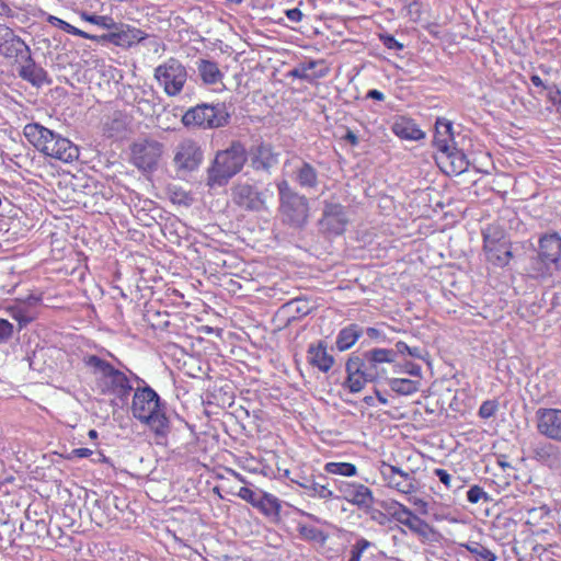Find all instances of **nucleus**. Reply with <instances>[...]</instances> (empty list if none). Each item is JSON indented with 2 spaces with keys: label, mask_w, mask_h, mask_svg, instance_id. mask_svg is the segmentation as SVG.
<instances>
[{
  "label": "nucleus",
  "mask_w": 561,
  "mask_h": 561,
  "mask_svg": "<svg viewBox=\"0 0 561 561\" xmlns=\"http://www.w3.org/2000/svg\"><path fill=\"white\" fill-rule=\"evenodd\" d=\"M85 363L91 368L99 391L113 397V405H124L134 389L127 375L95 355L89 356Z\"/></svg>",
  "instance_id": "f257e3e1"
},
{
  "label": "nucleus",
  "mask_w": 561,
  "mask_h": 561,
  "mask_svg": "<svg viewBox=\"0 0 561 561\" xmlns=\"http://www.w3.org/2000/svg\"><path fill=\"white\" fill-rule=\"evenodd\" d=\"M23 134L28 142L47 157L66 163L79 157V148L75 144L38 123L26 124Z\"/></svg>",
  "instance_id": "f03ea898"
},
{
  "label": "nucleus",
  "mask_w": 561,
  "mask_h": 561,
  "mask_svg": "<svg viewBox=\"0 0 561 561\" xmlns=\"http://www.w3.org/2000/svg\"><path fill=\"white\" fill-rule=\"evenodd\" d=\"M131 413L134 417L147 424L157 435H164L169 428V421L161 408L160 398L148 386L135 390Z\"/></svg>",
  "instance_id": "7ed1b4c3"
},
{
  "label": "nucleus",
  "mask_w": 561,
  "mask_h": 561,
  "mask_svg": "<svg viewBox=\"0 0 561 561\" xmlns=\"http://www.w3.org/2000/svg\"><path fill=\"white\" fill-rule=\"evenodd\" d=\"M247 162V150L240 141H233L225 149L219 150L211 165L207 170V185L224 186L238 174Z\"/></svg>",
  "instance_id": "20e7f679"
},
{
  "label": "nucleus",
  "mask_w": 561,
  "mask_h": 561,
  "mask_svg": "<svg viewBox=\"0 0 561 561\" xmlns=\"http://www.w3.org/2000/svg\"><path fill=\"white\" fill-rule=\"evenodd\" d=\"M276 187L279 195L278 210L282 221L295 228L305 226L309 214L307 197L290 187L287 180L278 181Z\"/></svg>",
  "instance_id": "39448f33"
},
{
  "label": "nucleus",
  "mask_w": 561,
  "mask_h": 561,
  "mask_svg": "<svg viewBox=\"0 0 561 561\" xmlns=\"http://www.w3.org/2000/svg\"><path fill=\"white\" fill-rule=\"evenodd\" d=\"M549 265L561 268V237L557 232L547 233L539 239L538 257L531 263L530 275L545 278L551 275Z\"/></svg>",
  "instance_id": "423d86ee"
},
{
  "label": "nucleus",
  "mask_w": 561,
  "mask_h": 561,
  "mask_svg": "<svg viewBox=\"0 0 561 561\" xmlns=\"http://www.w3.org/2000/svg\"><path fill=\"white\" fill-rule=\"evenodd\" d=\"M230 115L224 103H202L188 108L182 116L186 127L218 128L229 123Z\"/></svg>",
  "instance_id": "0eeeda50"
},
{
  "label": "nucleus",
  "mask_w": 561,
  "mask_h": 561,
  "mask_svg": "<svg viewBox=\"0 0 561 561\" xmlns=\"http://www.w3.org/2000/svg\"><path fill=\"white\" fill-rule=\"evenodd\" d=\"M186 67L176 58L170 57L154 68L153 78L168 96H178L187 81Z\"/></svg>",
  "instance_id": "6e6552de"
},
{
  "label": "nucleus",
  "mask_w": 561,
  "mask_h": 561,
  "mask_svg": "<svg viewBox=\"0 0 561 561\" xmlns=\"http://www.w3.org/2000/svg\"><path fill=\"white\" fill-rule=\"evenodd\" d=\"M483 251L486 260L496 266H506L513 254L505 231L497 225H488L482 230Z\"/></svg>",
  "instance_id": "1a4fd4ad"
},
{
  "label": "nucleus",
  "mask_w": 561,
  "mask_h": 561,
  "mask_svg": "<svg viewBox=\"0 0 561 561\" xmlns=\"http://www.w3.org/2000/svg\"><path fill=\"white\" fill-rule=\"evenodd\" d=\"M42 301V293H31L25 298H16L13 304L5 307V311L18 322L21 330L37 318V307Z\"/></svg>",
  "instance_id": "9d476101"
},
{
  "label": "nucleus",
  "mask_w": 561,
  "mask_h": 561,
  "mask_svg": "<svg viewBox=\"0 0 561 561\" xmlns=\"http://www.w3.org/2000/svg\"><path fill=\"white\" fill-rule=\"evenodd\" d=\"M163 151V145L153 139L135 142L131 147V162L141 171H152L157 168Z\"/></svg>",
  "instance_id": "9b49d317"
},
{
  "label": "nucleus",
  "mask_w": 561,
  "mask_h": 561,
  "mask_svg": "<svg viewBox=\"0 0 561 561\" xmlns=\"http://www.w3.org/2000/svg\"><path fill=\"white\" fill-rule=\"evenodd\" d=\"M232 201L239 207L249 211H261L266 208L267 197L272 196V193L266 188V195L264 192H260L255 186L249 183H238L231 190Z\"/></svg>",
  "instance_id": "f8f14e48"
},
{
  "label": "nucleus",
  "mask_w": 561,
  "mask_h": 561,
  "mask_svg": "<svg viewBox=\"0 0 561 561\" xmlns=\"http://www.w3.org/2000/svg\"><path fill=\"white\" fill-rule=\"evenodd\" d=\"M380 474L389 489L396 490L401 494L411 495L419 489L413 473L403 471L397 466L382 462L380 466Z\"/></svg>",
  "instance_id": "ddd939ff"
},
{
  "label": "nucleus",
  "mask_w": 561,
  "mask_h": 561,
  "mask_svg": "<svg viewBox=\"0 0 561 561\" xmlns=\"http://www.w3.org/2000/svg\"><path fill=\"white\" fill-rule=\"evenodd\" d=\"M203 159V150L193 139L180 141L174 149L173 162L179 171H195L201 165Z\"/></svg>",
  "instance_id": "4468645a"
},
{
  "label": "nucleus",
  "mask_w": 561,
  "mask_h": 561,
  "mask_svg": "<svg viewBox=\"0 0 561 561\" xmlns=\"http://www.w3.org/2000/svg\"><path fill=\"white\" fill-rule=\"evenodd\" d=\"M386 512L399 524L405 526L412 533L425 536L428 533V524L415 515L409 507L398 501H391L385 505Z\"/></svg>",
  "instance_id": "2eb2a0df"
},
{
  "label": "nucleus",
  "mask_w": 561,
  "mask_h": 561,
  "mask_svg": "<svg viewBox=\"0 0 561 561\" xmlns=\"http://www.w3.org/2000/svg\"><path fill=\"white\" fill-rule=\"evenodd\" d=\"M113 32L98 36L96 42H107L122 48H130L139 43L146 41L149 35L140 28L116 23V27L112 28Z\"/></svg>",
  "instance_id": "dca6fc26"
},
{
  "label": "nucleus",
  "mask_w": 561,
  "mask_h": 561,
  "mask_svg": "<svg viewBox=\"0 0 561 561\" xmlns=\"http://www.w3.org/2000/svg\"><path fill=\"white\" fill-rule=\"evenodd\" d=\"M348 218L345 207L336 203H325L319 220L320 230L328 234L339 236L345 231Z\"/></svg>",
  "instance_id": "f3484780"
},
{
  "label": "nucleus",
  "mask_w": 561,
  "mask_h": 561,
  "mask_svg": "<svg viewBox=\"0 0 561 561\" xmlns=\"http://www.w3.org/2000/svg\"><path fill=\"white\" fill-rule=\"evenodd\" d=\"M536 427L540 435L561 443V409H538L536 412Z\"/></svg>",
  "instance_id": "a211bd4d"
},
{
  "label": "nucleus",
  "mask_w": 561,
  "mask_h": 561,
  "mask_svg": "<svg viewBox=\"0 0 561 561\" xmlns=\"http://www.w3.org/2000/svg\"><path fill=\"white\" fill-rule=\"evenodd\" d=\"M31 49L12 28L0 24V55L7 59L22 60Z\"/></svg>",
  "instance_id": "6ab92c4d"
},
{
  "label": "nucleus",
  "mask_w": 561,
  "mask_h": 561,
  "mask_svg": "<svg viewBox=\"0 0 561 561\" xmlns=\"http://www.w3.org/2000/svg\"><path fill=\"white\" fill-rule=\"evenodd\" d=\"M335 488L343 500L360 508H368L374 503L371 490L362 483L336 480Z\"/></svg>",
  "instance_id": "aec40b11"
},
{
  "label": "nucleus",
  "mask_w": 561,
  "mask_h": 561,
  "mask_svg": "<svg viewBox=\"0 0 561 561\" xmlns=\"http://www.w3.org/2000/svg\"><path fill=\"white\" fill-rule=\"evenodd\" d=\"M347 379L345 386L351 392H359L371 380L375 373L359 358L352 357L346 363Z\"/></svg>",
  "instance_id": "412c9836"
},
{
  "label": "nucleus",
  "mask_w": 561,
  "mask_h": 561,
  "mask_svg": "<svg viewBox=\"0 0 561 561\" xmlns=\"http://www.w3.org/2000/svg\"><path fill=\"white\" fill-rule=\"evenodd\" d=\"M291 163L294 164L291 172L293 181L304 190H316L319 185V172L317 168L300 158L290 162L288 161L285 165Z\"/></svg>",
  "instance_id": "4be33fe9"
},
{
  "label": "nucleus",
  "mask_w": 561,
  "mask_h": 561,
  "mask_svg": "<svg viewBox=\"0 0 561 561\" xmlns=\"http://www.w3.org/2000/svg\"><path fill=\"white\" fill-rule=\"evenodd\" d=\"M437 163L447 174H461L467 171L469 161L462 150L453 146L447 152H442L436 157Z\"/></svg>",
  "instance_id": "5701e85b"
},
{
  "label": "nucleus",
  "mask_w": 561,
  "mask_h": 561,
  "mask_svg": "<svg viewBox=\"0 0 561 561\" xmlns=\"http://www.w3.org/2000/svg\"><path fill=\"white\" fill-rule=\"evenodd\" d=\"M22 60H24V64L21 65L18 70L20 78L37 88L45 84H51V79L48 77L47 71L43 67L36 65L31 54Z\"/></svg>",
  "instance_id": "b1692460"
},
{
  "label": "nucleus",
  "mask_w": 561,
  "mask_h": 561,
  "mask_svg": "<svg viewBox=\"0 0 561 561\" xmlns=\"http://www.w3.org/2000/svg\"><path fill=\"white\" fill-rule=\"evenodd\" d=\"M250 163L255 171L268 172L277 163V154L266 144H260L251 148Z\"/></svg>",
  "instance_id": "393cba45"
},
{
  "label": "nucleus",
  "mask_w": 561,
  "mask_h": 561,
  "mask_svg": "<svg viewBox=\"0 0 561 561\" xmlns=\"http://www.w3.org/2000/svg\"><path fill=\"white\" fill-rule=\"evenodd\" d=\"M391 131L404 140L417 141L425 138V133L420 129L414 119L407 116H398L391 125Z\"/></svg>",
  "instance_id": "a878e982"
},
{
  "label": "nucleus",
  "mask_w": 561,
  "mask_h": 561,
  "mask_svg": "<svg viewBox=\"0 0 561 561\" xmlns=\"http://www.w3.org/2000/svg\"><path fill=\"white\" fill-rule=\"evenodd\" d=\"M433 144L437 149V154L447 152L449 148L455 146L451 122L445 118H437Z\"/></svg>",
  "instance_id": "bb28decb"
},
{
  "label": "nucleus",
  "mask_w": 561,
  "mask_h": 561,
  "mask_svg": "<svg viewBox=\"0 0 561 561\" xmlns=\"http://www.w3.org/2000/svg\"><path fill=\"white\" fill-rule=\"evenodd\" d=\"M196 67L198 75L205 84H216L224 78V73L220 71L216 61L199 59L196 61Z\"/></svg>",
  "instance_id": "cd10ccee"
},
{
  "label": "nucleus",
  "mask_w": 561,
  "mask_h": 561,
  "mask_svg": "<svg viewBox=\"0 0 561 561\" xmlns=\"http://www.w3.org/2000/svg\"><path fill=\"white\" fill-rule=\"evenodd\" d=\"M291 481L302 488L306 491V494L309 496L322 500L334 497L333 491H331L327 485L314 481L313 479L301 478L299 480L291 479Z\"/></svg>",
  "instance_id": "c85d7f7f"
},
{
  "label": "nucleus",
  "mask_w": 561,
  "mask_h": 561,
  "mask_svg": "<svg viewBox=\"0 0 561 561\" xmlns=\"http://www.w3.org/2000/svg\"><path fill=\"white\" fill-rule=\"evenodd\" d=\"M364 335L363 328L358 324H350L343 328L336 337L339 351H346L352 347Z\"/></svg>",
  "instance_id": "c756f323"
},
{
  "label": "nucleus",
  "mask_w": 561,
  "mask_h": 561,
  "mask_svg": "<svg viewBox=\"0 0 561 561\" xmlns=\"http://www.w3.org/2000/svg\"><path fill=\"white\" fill-rule=\"evenodd\" d=\"M536 459L542 462L543 465L553 468L556 467L561 457L560 448L551 443H546L538 446L535 449Z\"/></svg>",
  "instance_id": "7c9ffc66"
},
{
  "label": "nucleus",
  "mask_w": 561,
  "mask_h": 561,
  "mask_svg": "<svg viewBox=\"0 0 561 561\" xmlns=\"http://www.w3.org/2000/svg\"><path fill=\"white\" fill-rule=\"evenodd\" d=\"M298 65L305 75L317 76L314 77V81L325 78L330 72V68L324 59H308L300 61Z\"/></svg>",
  "instance_id": "2f4dec72"
},
{
  "label": "nucleus",
  "mask_w": 561,
  "mask_h": 561,
  "mask_svg": "<svg viewBox=\"0 0 561 561\" xmlns=\"http://www.w3.org/2000/svg\"><path fill=\"white\" fill-rule=\"evenodd\" d=\"M255 507L266 516H277L282 506L280 501L275 495L261 491Z\"/></svg>",
  "instance_id": "473e14b6"
},
{
  "label": "nucleus",
  "mask_w": 561,
  "mask_h": 561,
  "mask_svg": "<svg viewBox=\"0 0 561 561\" xmlns=\"http://www.w3.org/2000/svg\"><path fill=\"white\" fill-rule=\"evenodd\" d=\"M47 21L51 25L62 30L64 32H66L68 34H71V35H75V36H79V37H82V38H85V39H98L99 38L98 35L89 34V33H87V32H84V31H82V30L71 25L70 23H68V22L57 18V16L49 15L47 18Z\"/></svg>",
  "instance_id": "72a5a7b5"
},
{
  "label": "nucleus",
  "mask_w": 561,
  "mask_h": 561,
  "mask_svg": "<svg viewBox=\"0 0 561 561\" xmlns=\"http://www.w3.org/2000/svg\"><path fill=\"white\" fill-rule=\"evenodd\" d=\"M420 381L407 378H394L390 381V388L394 392L403 396H409L419 390Z\"/></svg>",
  "instance_id": "f704fd0d"
},
{
  "label": "nucleus",
  "mask_w": 561,
  "mask_h": 561,
  "mask_svg": "<svg viewBox=\"0 0 561 561\" xmlns=\"http://www.w3.org/2000/svg\"><path fill=\"white\" fill-rule=\"evenodd\" d=\"M461 548H465L470 553L476 556L477 561H495L496 556L486 547L480 545L479 542H467L460 543Z\"/></svg>",
  "instance_id": "c9c22d12"
},
{
  "label": "nucleus",
  "mask_w": 561,
  "mask_h": 561,
  "mask_svg": "<svg viewBox=\"0 0 561 561\" xmlns=\"http://www.w3.org/2000/svg\"><path fill=\"white\" fill-rule=\"evenodd\" d=\"M308 363L322 373H327L334 364V358L329 353H309Z\"/></svg>",
  "instance_id": "e433bc0d"
},
{
  "label": "nucleus",
  "mask_w": 561,
  "mask_h": 561,
  "mask_svg": "<svg viewBox=\"0 0 561 561\" xmlns=\"http://www.w3.org/2000/svg\"><path fill=\"white\" fill-rule=\"evenodd\" d=\"M324 470L328 473L343 477H354L357 474L356 466L351 462H328L324 466Z\"/></svg>",
  "instance_id": "4c0bfd02"
},
{
  "label": "nucleus",
  "mask_w": 561,
  "mask_h": 561,
  "mask_svg": "<svg viewBox=\"0 0 561 561\" xmlns=\"http://www.w3.org/2000/svg\"><path fill=\"white\" fill-rule=\"evenodd\" d=\"M80 18L85 22L98 25L105 30H112L116 27V22L108 15H96L83 11L80 13Z\"/></svg>",
  "instance_id": "58836bf2"
},
{
  "label": "nucleus",
  "mask_w": 561,
  "mask_h": 561,
  "mask_svg": "<svg viewBox=\"0 0 561 561\" xmlns=\"http://www.w3.org/2000/svg\"><path fill=\"white\" fill-rule=\"evenodd\" d=\"M434 474L448 490L457 491L463 486L459 478H454L445 469L436 468Z\"/></svg>",
  "instance_id": "ea45409f"
},
{
  "label": "nucleus",
  "mask_w": 561,
  "mask_h": 561,
  "mask_svg": "<svg viewBox=\"0 0 561 561\" xmlns=\"http://www.w3.org/2000/svg\"><path fill=\"white\" fill-rule=\"evenodd\" d=\"M284 309L288 313L293 314V317L307 316L311 310L309 304L306 300H301V299H296V300H291V301L287 302L284 306Z\"/></svg>",
  "instance_id": "a19ab883"
},
{
  "label": "nucleus",
  "mask_w": 561,
  "mask_h": 561,
  "mask_svg": "<svg viewBox=\"0 0 561 561\" xmlns=\"http://www.w3.org/2000/svg\"><path fill=\"white\" fill-rule=\"evenodd\" d=\"M299 534L302 538L317 542H324L327 536L319 528L311 525H299Z\"/></svg>",
  "instance_id": "79ce46f5"
},
{
  "label": "nucleus",
  "mask_w": 561,
  "mask_h": 561,
  "mask_svg": "<svg viewBox=\"0 0 561 561\" xmlns=\"http://www.w3.org/2000/svg\"><path fill=\"white\" fill-rule=\"evenodd\" d=\"M371 546V542L365 538H359L351 550V558L348 561H360L363 552Z\"/></svg>",
  "instance_id": "37998d69"
},
{
  "label": "nucleus",
  "mask_w": 561,
  "mask_h": 561,
  "mask_svg": "<svg viewBox=\"0 0 561 561\" xmlns=\"http://www.w3.org/2000/svg\"><path fill=\"white\" fill-rule=\"evenodd\" d=\"M467 500L472 503H479L480 501H488L489 494L479 485H472L467 492Z\"/></svg>",
  "instance_id": "c03bdc74"
},
{
  "label": "nucleus",
  "mask_w": 561,
  "mask_h": 561,
  "mask_svg": "<svg viewBox=\"0 0 561 561\" xmlns=\"http://www.w3.org/2000/svg\"><path fill=\"white\" fill-rule=\"evenodd\" d=\"M364 335L362 339V346H368L370 341H379L381 339V332L376 328H363Z\"/></svg>",
  "instance_id": "a18cd8bd"
},
{
  "label": "nucleus",
  "mask_w": 561,
  "mask_h": 561,
  "mask_svg": "<svg viewBox=\"0 0 561 561\" xmlns=\"http://www.w3.org/2000/svg\"><path fill=\"white\" fill-rule=\"evenodd\" d=\"M237 495L242 499L243 501L250 503L252 506L255 507V503L257 502V500L260 499V492H254L252 491L251 489L247 488V486H242L240 488L239 492L237 493Z\"/></svg>",
  "instance_id": "49530a36"
},
{
  "label": "nucleus",
  "mask_w": 561,
  "mask_h": 561,
  "mask_svg": "<svg viewBox=\"0 0 561 561\" xmlns=\"http://www.w3.org/2000/svg\"><path fill=\"white\" fill-rule=\"evenodd\" d=\"M497 411V403L492 400L484 401L479 408V415L482 419H489Z\"/></svg>",
  "instance_id": "de8ad7c7"
},
{
  "label": "nucleus",
  "mask_w": 561,
  "mask_h": 561,
  "mask_svg": "<svg viewBox=\"0 0 561 561\" xmlns=\"http://www.w3.org/2000/svg\"><path fill=\"white\" fill-rule=\"evenodd\" d=\"M407 14L412 21H417L421 18V4L417 0H411L405 4Z\"/></svg>",
  "instance_id": "09e8293b"
},
{
  "label": "nucleus",
  "mask_w": 561,
  "mask_h": 561,
  "mask_svg": "<svg viewBox=\"0 0 561 561\" xmlns=\"http://www.w3.org/2000/svg\"><path fill=\"white\" fill-rule=\"evenodd\" d=\"M380 41L387 47L388 49H396V50H402L404 48V45L400 42H398L393 35L390 34H383L380 35Z\"/></svg>",
  "instance_id": "8fccbe9b"
},
{
  "label": "nucleus",
  "mask_w": 561,
  "mask_h": 561,
  "mask_svg": "<svg viewBox=\"0 0 561 561\" xmlns=\"http://www.w3.org/2000/svg\"><path fill=\"white\" fill-rule=\"evenodd\" d=\"M13 334V325L5 319H0V342L9 340Z\"/></svg>",
  "instance_id": "3c124183"
},
{
  "label": "nucleus",
  "mask_w": 561,
  "mask_h": 561,
  "mask_svg": "<svg viewBox=\"0 0 561 561\" xmlns=\"http://www.w3.org/2000/svg\"><path fill=\"white\" fill-rule=\"evenodd\" d=\"M287 77L296 78V79H301V80H305V81H308V82H314V77L316 76L305 75L304 71H301L299 65H297L295 68H293L291 70L288 71Z\"/></svg>",
  "instance_id": "603ef678"
},
{
  "label": "nucleus",
  "mask_w": 561,
  "mask_h": 561,
  "mask_svg": "<svg viewBox=\"0 0 561 561\" xmlns=\"http://www.w3.org/2000/svg\"><path fill=\"white\" fill-rule=\"evenodd\" d=\"M287 19L293 23H299L302 20V12L298 8L288 9L285 11Z\"/></svg>",
  "instance_id": "864d4df0"
},
{
  "label": "nucleus",
  "mask_w": 561,
  "mask_h": 561,
  "mask_svg": "<svg viewBox=\"0 0 561 561\" xmlns=\"http://www.w3.org/2000/svg\"><path fill=\"white\" fill-rule=\"evenodd\" d=\"M410 503L413 504L422 514L427 513L428 503L421 497L411 496L409 499Z\"/></svg>",
  "instance_id": "5fc2aeb1"
},
{
  "label": "nucleus",
  "mask_w": 561,
  "mask_h": 561,
  "mask_svg": "<svg viewBox=\"0 0 561 561\" xmlns=\"http://www.w3.org/2000/svg\"><path fill=\"white\" fill-rule=\"evenodd\" d=\"M172 201L174 203H179V204H187L188 201H190V197L187 195L186 192H184L183 190H175L173 193H172Z\"/></svg>",
  "instance_id": "6e6d98bb"
},
{
  "label": "nucleus",
  "mask_w": 561,
  "mask_h": 561,
  "mask_svg": "<svg viewBox=\"0 0 561 561\" xmlns=\"http://www.w3.org/2000/svg\"><path fill=\"white\" fill-rule=\"evenodd\" d=\"M224 390H225V394L224 397L219 400V404L220 405H226V404H229L232 402V391H231V387L229 385H227L226 387H224Z\"/></svg>",
  "instance_id": "4d7b16f0"
},
{
  "label": "nucleus",
  "mask_w": 561,
  "mask_h": 561,
  "mask_svg": "<svg viewBox=\"0 0 561 561\" xmlns=\"http://www.w3.org/2000/svg\"><path fill=\"white\" fill-rule=\"evenodd\" d=\"M92 455V450L89 449V448H76L71 451V458L72 457H77V458H85V457H89Z\"/></svg>",
  "instance_id": "13d9d810"
},
{
  "label": "nucleus",
  "mask_w": 561,
  "mask_h": 561,
  "mask_svg": "<svg viewBox=\"0 0 561 561\" xmlns=\"http://www.w3.org/2000/svg\"><path fill=\"white\" fill-rule=\"evenodd\" d=\"M201 331H202V332H205V333H216V335H217L218 337H220V339H224L222 334H224V333H226V334H227V332H228V331H225L224 329H220V328H216V329H215V328H210V327H208V325H204V327H202V328H201Z\"/></svg>",
  "instance_id": "bf43d9fd"
},
{
  "label": "nucleus",
  "mask_w": 561,
  "mask_h": 561,
  "mask_svg": "<svg viewBox=\"0 0 561 561\" xmlns=\"http://www.w3.org/2000/svg\"><path fill=\"white\" fill-rule=\"evenodd\" d=\"M374 356H373V360L374 362H392L393 358L388 356L390 353H381V352H378V353H373Z\"/></svg>",
  "instance_id": "052dcab7"
},
{
  "label": "nucleus",
  "mask_w": 561,
  "mask_h": 561,
  "mask_svg": "<svg viewBox=\"0 0 561 561\" xmlns=\"http://www.w3.org/2000/svg\"><path fill=\"white\" fill-rule=\"evenodd\" d=\"M366 96L368 99H373V100H376V101H383L385 100V94L381 91L376 90V89L369 90L367 92Z\"/></svg>",
  "instance_id": "680f3d73"
},
{
  "label": "nucleus",
  "mask_w": 561,
  "mask_h": 561,
  "mask_svg": "<svg viewBox=\"0 0 561 561\" xmlns=\"http://www.w3.org/2000/svg\"><path fill=\"white\" fill-rule=\"evenodd\" d=\"M549 99L558 107V102L561 99V90L556 89L549 93Z\"/></svg>",
  "instance_id": "e2e57ef3"
},
{
  "label": "nucleus",
  "mask_w": 561,
  "mask_h": 561,
  "mask_svg": "<svg viewBox=\"0 0 561 561\" xmlns=\"http://www.w3.org/2000/svg\"><path fill=\"white\" fill-rule=\"evenodd\" d=\"M407 370H408L409 374H411L413 376H419L420 373H421V368L417 365H414V364H408L407 365Z\"/></svg>",
  "instance_id": "0e129e2a"
},
{
  "label": "nucleus",
  "mask_w": 561,
  "mask_h": 561,
  "mask_svg": "<svg viewBox=\"0 0 561 561\" xmlns=\"http://www.w3.org/2000/svg\"><path fill=\"white\" fill-rule=\"evenodd\" d=\"M0 14L12 16V10L5 2L0 3Z\"/></svg>",
  "instance_id": "69168bd1"
},
{
  "label": "nucleus",
  "mask_w": 561,
  "mask_h": 561,
  "mask_svg": "<svg viewBox=\"0 0 561 561\" xmlns=\"http://www.w3.org/2000/svg\"><path fill=\"white\" fill-rule=\"evenodd\" d=\"M307 351H327V344L323 341H320L317 346L310 344Z\"/></svg>",
  "instance_id": "338daca9"
},
{
  "label": "nucleus",
  "mask_w": 561,
  "mask_h": 561,
  "mask_svg": "<svg viewBox=\"0 0 561 561\" xmlns=\"http://www.w3.org/2000/svg\"><path fill=\"white\" fill-rule=\"evenodd\" d=\"M530 81L536 87L545 88L543 81H542V79L538 75H533L530 77Z\"/></svg>",
  "instance_id": "774afa93"
}]
</instances>
